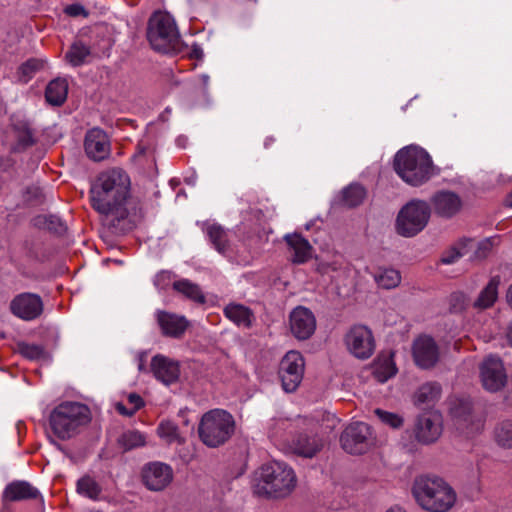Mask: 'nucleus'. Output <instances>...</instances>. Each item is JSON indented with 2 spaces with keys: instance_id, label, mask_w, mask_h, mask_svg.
I'll use <instances>...</instances> for the list:
<instances>
[{
  "instance_id": "23",
  "label": "nucleus",
  "mask_w": 512,
  "mask_h": 512,
  "mask_svg": "<svg viewBox=\"0 0 512 512\" xmlns=\"http://www.w3.org/2000/svg\"><path fill=\"white\" fill-rule=\"evenodd\" d=\"M284 239L292 253L293 263L303 264L311 259L313 248L307 239L297 233L288 234Z\"/></svg>"
},
{
  "instance_id": "21",
  "label": "nucleus",
  "mask_w": 512,
  "mask_h": 512,
  "mask_svg": "<svg viewBox=\"0 0 512 512\" xmlns=\"http://www.w3.org/2000/svg\"><path fill=\"white\" fill-rule=\"evenodd\" d=\"M451 414L456 419L458 428L465 430L467 435L483 429V421L481 419L474 420L471 413V405L468 401H461L459 407H452Z\"/></svg>"
},
{
  "instance_id": "13",
  "label": "nucleus",
  "mask_w": 512,
  "mask_h": 512,
  "mask_svg": "<svg viewBox=\"0 0 512 512\" xmlns=\"http://www.w3.org/2000/svg\"><path fill=\"white\" fill-rule=\"evenodd\" d=\"M11 313L25 321L38 318L43 312V301L34 293H21L15 296L10 303Z\"/></svg>"
},
{
  "instance_id": "7",
  "label": "nucleus",
  "mask_w": 512,
  "mask_h": 512,
  "mask_svg": "<svg viewBox=\"0 0 512 512\" xmlns=\"http://www.w3.org/2000/svg\"><path fill=\"white\" fill-rule=\"evenodd\" d=\"M235 431L233 416L223 409L206 412L199 423L201 441L208 447L216 448L227 442Z\"/></svg>"
},
{
  "instance_id": "30",
  "label": "nucleus",
  "mask_w": 512,
  "mask_h": 512,
  "mask_svg": "<svg viewBox=\"0 0 512 512\" xmlns=\"http://www.w3.org/2000/svg\"><path fill=\"white\" fill-rule=\"evenodd\" d=\"M500 278L498 276L491 278L487 286L481 291L479 297L474 303L476 308L487 309L491 307L498 297V286Z\"/></svg>"
},
{
  "instance_id": "35",
  "label": "nucleus",
  "mask_w": 512,
  "mask_h": 512,
  "mask_svg": "<svg viewBox=\"0 0 512 512\" xmlns=\"http://www.w3.org/2000/svg\"><path fill=\"white\" fill-rule=\"evenodd\" d=\"M374 278L378 286L384 289L395 288L401 282L400 272L392 268L379 269Z\"/></svg>"
},
{
  "instance_id": "51",
  "label": "nucleus",
  "mask_w": 512,
  "mask_h": 512,
  "mask_svg": "<svg viewBox=\"0 0 512 512\" xmlns=\"http://www.w3.org/2000/svg\"><path fill=\"white\" fill-rule=\"evenodd\" d=\"M54 223H57L59 226V229H57L56 231L60 232V231L64 230V225L59 221V219L56 217L50 216L49 224H54Z\"/></svg>"
},
{
  "instance_id": "22",
  "label": "nucleus",
  "mask_w": 512,
  "mask_h": 512,
  "mask_svg": "<svg viewBox=\"0 0 512 512\" xmlns=\"http://www.w3.org/2000/svg\"><path fill=\"white\" fill-rule=\"evenodd\" d=\"M432 203L435 212L443 217L455 215L462 206L460 197L449 191H441L434 195Z\"/></svg>"
},
{
  "instance_id": "50",
  "label": "nucleus",
  "mask_w": 512,
  "mask_h": 512,
  "mask_svg": "<svg viewBox=\"0 0 512 512\" xmlns=\"http://www.w3.org/2000/svg\"><path fill=\"white\" fill-rule=\"evenodd\" d=\"M81 11H83V8L79 5H71L66 9V12L71 16H77Z\"/></svg>"
},
{
  "instance_id": "32",
  "label": "nucleus",
  "mask_w": 512,
  "mask_h": 512,
  "mask_svg": "<svg viewBox=\"0 0 512 512\" xmlns=\"http://www.w3.org/2000/svg\"><path fill=\"white\" fill-rule=\"evenodd\" d=\"M173 288L178 293H181L186 298H188L196 303H199V304L205 303V296H204L202 290L200 289V287L197 284L192 283L188 279H182V280L173 282Z\"/></svg>"
},
{
  "instance_id": "33",
  "label": "nucleus",
  "mask_w": 512,
  "mask_h": 512,
  "mask_svg": "<svg viewBox=\"0 0 512 512\" xmlns=\"http://www.w3.org/2000/svg\"><path fill=\"white\" fill-rule=\"evenodd\" d=\"M158 436L167 444H182L185 439L178 426L169 420H163L157 427Z\"/></svg>"
},
{
  "instance_id": "26",
  "label": "nucleus",
  "mask_w": 512,
  "mask_h": 512,
  "mask_svg": "<svg viewBox=\"0 0 512 512\" xmlns=\"http://www.w3.org/2000/svg\"><path fill=\"white\" fill-rule=\"evenodd\" d=\"M39 495L38 489L26 481H14L3 492V498L8 501L36 499Z\"/></svg>"
},
{
  "instance_id": "57",
  "label": "nucleus",
  "mask_w": 512,
  "mask_h": 512,
  "mask_svg": "<svg viewBox=\"0 0 512 512\" xmlns=\"http://www.w3.org/2000/svg\"><path fill=\"white\" fill-rule=\"evenodd\" d=\"M387 512H405V511L400 507H394V508L389 509Z\"/></svg>"
},
{
  "instance_id": "55",
  "label": "nucleus",
  "mask_w": 512,
  "mask_h": 512,
  "mask_svg": "<svg viewBox=\"0 0 512 512\" xmlns=\"http://www.w3.org/2000/svg\"><path fill=\"white\" fill-rule=\"evenodd\" d=\"M506 205L512 208V192L506 198Z\"/></svg>"
},
{
  "instance_id": "37",
  "label": "nucleus",
  "mask_w": 512,
  "mask_h": 512,
  "mask_svg": "<svg viewBox=\"0 0 512 512\" xmlns=\"http://www.w3.org/2000/svg\"><path fill=\"white\" fill-rule=\"evenodd\" d=\"M365 196V189L359 184H354L343 190L342 201L347 207H356L363 202Z\"/></svg>"
},
{
  "instance_id": "18",
  "label": "nucleus",
  "mask_w": 512,
  "mask_h": 512,
  "mask_svg": "<svg viewBox=\"0 0 512 512\" xmlns=\"http://www.w3.org/2000/svg\"><path fill=\"white\" fill-rule=\"evenodd\" d=\"M84 149L90 159L104 160L110 154V141L107 134L99 128L90 129L85 136Z\"/></svg>"
},
{
  "instance_id": "52",
  "label": "nucleus",
  "mask_w": 512,
  "mask_h": 512,
  "mask_svg": "<svg viewBox=\"0 0 512 512\" xmlns=\"http://www.w3.org/2000/svg\"><path fill=\"white\" fill-rule=\"evenodd\" d=\"M274 142L275 139L273 137H267L264 141V147L269 148Z\"/></svg>"
},
{
  "instance_id": "25",
  "label": "nucleus",
  "mask_w": 512,
  "mask_h": 512,
  "mask_svg": "<svg viewBox=\"0 0 512 512\" xmlns=\"http://www.w3.org/2000/svg\"><path fill=\"white\" fill-rule=\"evenodd\" d=\"M323 447V441L316 435L300 434L289 446L290 450L300 456L313 457Z\"/></svg>"
},
{
  "instance_id": "9",
  "label": "nucleus",
  "mask_w": 512,
  "mask_h": 512,
  "mask_svg": "<svg viewBox=\"0 0 512 512\" xmlns=\"http://www.w3.org/2000/svg\"><path fill=\"white\" fill-rule=\"evenodd\" d=\"M305 361L302 354L291 350L287 352L279 365V378L285 392H294L303 380Z\"/></svg>"
},
{
  "instance_id": "44",
  "label": "nucleus",
  "mask_w": 512,
  "mask_h": 512,
  "mask_svg": "<svg viewBox=\"0 0 512 512\" xmlns=\"http://www.w3.org/2000/svg\"><path fill=\"white\" fill-rule=\"evenodd\" d=\"M375 414L384 424L392 428H398L403 424V419L395 413L383 411L381 409H376Z\"/></svg>"
},
{
  "instance_id": "42",
  "label": "nucleus",
  "mask_w": 512,
  "mask_h": 512,
  "mask_svg": "<svg viewBox=\"0 0 512 512\" xmlns=\"http://www.w3.org/2000/svg\"><path fill=\"white\" fill-rule=\"evenodd\" d=\"M14 130L20 147L31 146L34 143L33 133L27 123L14 125Z\"/></svg>"
},
{
  "instance_id": "24",
  "label": "nucleus",
  "mask_w": 512,
  "mask_h": 512,
  "mask_svg": "<svg viewBox=\"0 0 512 512\" xmlns=\"http://www.w3.org/2000/svg\"><path fill=\"white\" fill-rule=\"evenodd\" d=\"M202 230L213 248L220 254L226 255L230 251L228 231L218 223H204Z\"/></svg>"
},
{
  "instance_id": "40",
  "label": "nucleus",
  "mask_w": 512,
  "mask_h": 512,
  "mask_svg": "<svg viewBox=\"0 0 512 512\" xmlns=\"http://www.w3.org/2000/svg\"><path fill=\"white\" fill-rule=\"evenodd\" d=\"M90 49L81 42H75L66 53V59L72 66H80L89 56Z\"/></svg>"
},
{
  "instance_id": "48",
  "label": "nucleus",
  "mask_w": 512,
  "mask_h": 512,
  "mask_svg": "<svg viewBox=\"0 0 512 512\" xmlns=\"http://www.w3.org/2000/svg\"><path fill=\"white\" fill-rule=\"evenodd\" d=\"M43 193L40 187L31 186L28 187L25 193V200L30 204H37L41 202Z\"/></svg>"
},
{
  "instance_id": "5",
  "label": "nucleus",
  "mask_w": 512,
  "mask_h": 512,
  "mask_svg": "<svg viewBox=\"0 0 512 512\" xmlns=\"http://www.w3.org/2000/svg\"><path fill=\"white\" fill-rule=\"evenodd\" d=\"M296 482V475L291 467L284 462L272 461L260 468L254 493L271 498L285 497L293 491Z\"/></svg>"
},
{
  "instance_id": "56",
  "label": "nucleus",
  "mask_w": 512,
  "mask_h": 512,
  "mask_svg": "<svg viewBox=\"0 0 512 512\" xmlns=\"http://www.w3.org/2000/svg\"><path fill=\"white\" fill-rule=\"evenodd\" d=\"M200 79L204 86L208 84L209 77L207 75H202Z\"/></svg>"
},
{
  "instance_id": "16",
  "label": "nucleus",
  "mask_w": 512,
  "mask_h": 512,
  "mask_svg": "<svg viewBox=\"0 0 512 512\" xmlns=\"http://www.w3.org/2000/svg\"><path fill=\"white\" fill-rule=\"evenodd\" d=\"M412 354L416 365L423 369L433 367L439 359L437 344L433 338L426 335L414 340Z\"/></svg>"
},
{
  "instance_id": "29",
  "label": "nucleus",
  "mask_w": 512,
  "mask_h": 512,
  "mask_svg": "<svg viewBox=\"0 0 512 512\" xmlns=\"http://www.w3.org/2000/svg\"><path fill=\"white\" fill-rule=\"evenodd\" d=\"M68 94V83L64 79L52 80L46 87L45 98L54 106L64 103Z\"/></svg>"
},
{
  "instance_id": "10",
  "label": "nucleus",
  "mask_w": 512,
  "mask_h": 512,
  "mask_svg": "<svg viewBox=\"0 0 512 512\" xmlns=\"http://www.w3.org/2000/svg\"><path fill=\"white\" fill-rule=\"evenodd\" d=\"M371 429L364 422H353L342 432L340 443L349 454L361 455L371 446Z\"/></svg>"
},
{
  "instance_id": "31",
  "label": "nucleus",
  "mask_w": 512,
  "mask_h": 512,
  "mask_svg": "<svg viewBox=\"0 0 512 512\" xmlns=\"http://www.w3.org/2000/svg\"><path fill=\"white\" fill-rule=\"evenodd\" d=\"M440 394V385L436 382H428L419 387L414 395V400L417 405H429L436 402Z\"/></svg>"
},
{
  "instance_id": "6",
  "label": "nucleus",
  "mask_w": 512,
  "mask_h": 512,
  "mask_svg": "<svg viewBox=\"0 0 512 512\" xmlns=\"http://www.w3.org/2000/svg\"><path fill=\"white\" fill-rule=\"evenodd\" d=\"M147 39L151 47L161 53L181 50L180 35L173 17L166 12H155L149 19Z\"/></svg>"
},
{
  "instance_id": "38",
  "label": "nucleus",
  "mask_w": 512,
  "mask_h": 512,
  "mask_svg": "<svg viewBox=\"0 0 512 512\" xmlns=\"http://www.w3.org/2000/svg\"><path fill=\"white\" fill-rule=\"evenodd\" d=\"M118 442L124 450L128 451L144 446L146 443V437L137 430H127L119 437Z\"/></svg>"
},
{
  "instance_id": "3",
  "label": "nucleus",
  "mask_w": 512,
  "mask_h": 512,
  "mask_svg": "<svg viewBox=\"0 0 512 512\" xmlns=\"http://www.w3.org/2000/svg\"><path fill=\"white\" fill-rule=\"evenodd\" d=\"M393 167L397 175L411 186H420L433 175L430 155L414 145L406 146L396 153Z\"/></svg>"
},
{
  "instance_id": "54",
  "label": "nucleus",
  "mask_w": 512,
  "mask_h": 512,
  "mask_svg": "<svg viewBox=\"0 0 512 512\" xmlns=\"http://www.w3.org/2000/svg\"><path fill=\"white\" fill-rule=\"evenodd\" d=\"M507 301L509 305L512 307V284L510 285L508 291H507Z\"/></svg>"
},
{
  "instance_id": "53",
  "label": "nucleus",
  "mask_w": 512,
  "mask_h": 512,
  "mask_svg": "<svg viewBox=\"0 0 512 512\" xmlns=\"http://www.w3.org/2000/svg\"><path fill=\"white\" fill-rule=\"evenodd\" d=\"M506 336H507L508 343L512 346V324L508 327Z\"/></svg>"
},
{
  "instance_id": "41",
  "label": "nucleus",
  "mask_w": 512,
  "mask_h": 512,
  "mask_svg": "<svg viewBox=\"0 0 512 512\" xmlns=\"http://www.w3.org/2000/svg\"><path fill=\"white\" fill-rule=\"evenodd\" d=\"M127 400L130 408L123 403L116 404V410L124 416H133L144 404L143 399L136 393L129 394Z\"/></svg>"
},
{
  "instance_id": "49",
  "label": "nucleus",
  "mask_w": 512,
  "mask_h": 512,
  "mask_svg": "<svg viewBox=\"0 0 512 512\" xmlns=\"http://www.w3.org/2000/svg\"><path fill=\"white\" fill-rule=\"evenodd\" d=\"M451 301L456 302L452 304L454 310H461L464 308L466 299L462 293H455L451 296Z\"/></svg>"
},
{
  "instance_id": "19",
  "label": "nucleus",
  "mask_w": 512,
  "mask_h": 512,
  "mask_svg": "<svg viewBox=\"0 0 512 512\" xmlns=\"http://www.w3.org/2000/svg\"><path fill=\"white\" fill-rule=\"evenodd\" d=\"M151 370L155 378L165 385L176 382L180 375L179 363L161 354L152 358Z\"/></svg>"
},
{
  "instance_id": "46",
  "label": "nucleus",
  "mask_w": 512,
  "mask_h": 512,
  "mask_svg": "<svg viewBox=\"0 0 512 512\" xmlns=\"http://www.w3.org/2000/svg\"><path fill=\"white\" fill-rule=\"evenodd\" d=\"M173 274L169 271H161L154 278V285L160 289L165 290L171 284Z\"/></svg>"
},
{
  "instance_id": "15",
  "label": "nucleus",
  "mask_w": 512,
  "mask_h": 512,
  "mask_svg": "<svg viewBox=\"0 0 512 512\" xmlns=\"http://www.w3.org/2000/svg\"><path fill=\"white\" fill-rule=\"evenodd\" d=\"M142 479L148 489L160 491L171 483L173 479V471L167 464L151 462L143 468Z\"/></svg>"
},
{
  "instance_id": "11",
  "label": "nucleus",
  "mask_w": 512,
  "mask_h": 512,
  "mask_svg": "<svg viewBox=\"0 0 512 512\" xmlns=\"http://www.w3.org/2000/svg\"><path fill=\"white\" fill-rule=\"evenodd\" d=\"M345 342L348 350L359 359H368L375 349V342L370 329L357 325L347 333Z\"/></svg>"
},
{
  "instance_id": "4",
  "label": "nucleus",
  "mask_w": 512,
  "mask_h": 512,
  "mask_svg": "<svg viewBox=\"0 0 512 512\" xmlns=\"http://www.w3.org/2000/svg\"><path fill=\"white\" fill-rule=\"evenodd\" d=\"M412 492L417 503L429 512H447L456 502L453 488L438 477H418Z\"/></svg>"
},
{
  "instance_id": "36",
  "label": "nucleus",
  "mask_w": 512,
  "mask_h": 512,
  "mask_svg": "<svg viewBox=\"0 0 512 512\" xmlns=\"http://www.w3.org/2000/svg\"><path fill=\"white\" fill-rule=\"evenodd\" d=\"M45 60L38 58H31L24 62L18 68V80L23 83H27L33 78L35 73L41 70L45 66Z\"/></svg>"
},
{
  "instance_id": "17",
  "label": "nucleus",
  "mask_w": 512,
  "mask_h": 512,
  "mask_svg": "<svg viewBox=\"0 0 512 512\" xmlns=\"http://www.w3.org/2000/svg\"><path fill=\"white\" fill-rule=\"evenodd\" d=\"M290 329L297 339H308L316 329V320L313 313L302 306L293 309L290 313Z\"/></svg>"
},
{
  "instance_id": "2",
  "label": "nucleus",
  "mask_w": 512,
  "mask_h": 512,
  "mask_svg": "<svg viewBox=\"0 0 512 512\" xmlns=\"http://www.w3.org/2000/svg\"><path fill=\"white\" fill-rule=\"evenodd\" d=\"M91 421L88 406L78 402H62L48 416V427L52 435L62 441L78 435Z\"/></svg>"
},
{
  "instance_id": "1",
  "label": "nucleus",
  "mask_w": 512,
  "mask_h": 512,
  "mask_svg": "<svg viewBox=\"0 0 512 512\" xmlns=\"http://www.w3.org/2000/svg\"><path fill=\"white\" fill-rule=\"evenodd\" d=\"M90 199L92 207L115 227L126 223L131 228L144 215L140 200L131 193L129 175L120 168L105 170L97 176Z\"/></svg>"
},
{
  "instance_id": "20",
  "label": "nucleus",
  "mask_w": 512,
  "mask_h": 512,
  "mask_svg": "<svg viewBox=\"0 0 512 512\" xmlns=\"http://www.w3.org/2000/svg\"><path fill=\"white\" fill-rule=\"evenodd\" d=\"M156 319L162 334L172 338H180L189 326L184 316L166 311H157Z\"/></svg>"
},
{
  "instance_id": "27",
  "label": "nucleus",
  "mask_w": 512,
  "mask_h": 512,
  "mask_svg": "<svg viewBox=\"0 0 512 512\" xmlns=\"http://www.w3.org/2000/svg\"><path fill=\"white\" fill-rule=\"evenodd\" d=\"M224 315L237 326L249 328L254 320L252 310L242 304L230 303L224 308Z\"/></svg>"
},
{
  "instance_id": "12",
  "label": "nucleus",
  "mask_w": 512,
  "mask_h": 512,
  "mask_svg": "<svg viewBox=\"0 0 512 512\" xmlns=\"http://www.w3.org/2000/svg\"><path fill=\"white\" fill-rule=\"evenodd\" d=\"M480 378L486 390L496 392L502 389L507 382V375L501 359L487 357L480 367Z\"/></svg>"
},
{
  "instance_id": "43",
  "label": "nucleus",
  "mask_w": 512,
  "mask_h": 512,
  "mask_svg": "<svg viewBox=\"0 0 512 512\" xmlns=\"http://www.w3.org/2000/svg\"><path fill=\"white\" fill-rule=\"evenodd\" d=\"M397 372L395 364L391 361H385L383 364L378 365L375 371V375L379 381L385 382L389 378L393 377Z\"/></svg>"
},
{
  "instance_id": "45",
  "label": "nucleus",
  "mask_w": 512,
  "mask_h": 512,
  "mask_svg": "<svg viewBox=\"0 0 512 512\" xmlns=\"http://www.w3.org/2000/svg\"><path fill=\"white\" fill-rule=\"evenodd\" d=\"M19 349L21 354L29 359H38L43 354V349L35 344H21Z\"/></svg>"
},
{
  "instance_id": "14",
  "label": "nucleus",
  "mask_w": 512,
  "mask_h": 512,
  "mask_svg": "<svg viewBox=\"0 0 512 512\" xmlns=\"http://www.w3.org/2000/svg\"><path fill=\"white\" fill-rule=\"evenodd\" d=\"M413 432L420 443L429 444L436 441L442 433L441 415L438 412H429L419 416Z\"/></svg>"
},
{
  "instance_id": "8",
  "label": "nucleus",
  "mask_w": 512,
  "mask_h": 512,
  "mask_svg": "<svg viewBox=\"0 0 512 512\" xmlns=\"http://www.w3.org/2000/svg\"><path fill=\"white\" fill-rule=\"evenodd\" d=\"M430 217V207L424 201H411L398 214L397 232L405 237H412L422 231Z\"/></svg>"
},
{
  "instance_id": "34",
  "label": "nucleus",
  "mask_w": 512,
  "mask_h": 512,
  "mask_svg": "<svg viewBox=\"0 0 512 512\" xmlns=\"http://www.w3.org/2000/svg\"><path fill=\"white\" fill-rule=\"evenodd\" d=\"M475 247V241L472 239H463L457 242L450 250L444 253L441 261L444 264H452L458 258L466 255L471 249Z\"/></svg>"
},
{
  "instance_id": "28",
  "label": "nucleus",
  "mask_w": 512,
  "mask_h": 512,
  "mask_svg": "<svg viewBox=\"0 0 512 512\" xmlns=\"http://www.w3.org/2000/svg\"><path fill=\"white\" fill-rule=\"evenodd\" d=\"M76 492L92 501H98L102 495V487L95 478L86 474L76 482Z\"/></svg>"
},
{
  "instance_id": "47",
  "label": "nucleus",
  "mask_w": 512,
  "mask_h": 512,
  "mask_svg": "<svg viewBox=\"0 0 512 512\" xmlns=\"http://www.w3.org/2000/svg\"><path fill=\"white\" fill-rule=\"evenodd\" d=\"M493 242L494 240L492 238H488L478 242L475 250V257L478 259L487 257L490 251L492 250Z\"/></svg>"
},
{
  "instance_id": "39",
  "label": "nucleus",
  "mask_w": 512,
  "mask_h": 512,
  "mask_svg": "<svg viewBox=\"0 0 512 512\" xmlns=\"http://www.w3.org/2000/svg\"><path fill=\"white\" fill-rule=\"evenodd\" d=\"M496 443L503 448H512V422L503 421L494 430Z\"/></svg>"
}]
</instances>
